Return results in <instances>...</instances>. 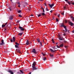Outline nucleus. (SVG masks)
<instances>
[{
    "instance_id": "f257e3e1",
    "label": "nucleus",
    "mask_w": 74,
    "mask_h": 74,
    "mask_svg": "<svg viewBox=\"0 0 74 74\" xmlns=\"http://www.w3.org/2000/svg\"><path fill=\"white\" fill-rule=\"evenodd\" d=\"M19 28L21 31H24L25 30V29L24 28L21 27L20 26H19Z\"/></svg>"
},
{
    "instance_id": "f03ea898",
    "label": "nucleus",
    "mask_w": 74,
    "mask_h": 74,
    "mask_svg": "<svg viewBox=\"0 0 74 74\" xmlns=\"http://www.w3.org/2000/svg\"><path fill=\"white\" fill-rule=\"evenodd\" d=\"M35 66H32V70H36L37 69H38V67L36 68L35 67Z\"/></svg>"
},
{
    "instance_id": "7ed1b4c3",
    "label": "nucleus",
    "mask_w": 74,
    "mask_h": 74,
    "mask_svg": "<svg viewBox=\"0 0 74 74\" xmlns=\"http://www.w3.org/2000/svg\"><path fill=\"white\" fill-rule=\"evenodd\" d=\"M54 5V4H49V7L51 8H52L53 7Z\"/></svg>"
},
{
    "instance_id": "20e7f679",
    "label": "nucleus",
    "mask_w": 74,
    "mask_h": 74,
    "mask_svg": "<svg viewBox=\"0 0 74 74\" xmlns=\"http://www.w3.org/2000/svg\"><path fill=\"white\" fill-rule=\"evenodd\" d=\"M32 52H33L35 54H37L36 52V50L35 49H33V51H32Z\"/></svg>"
},
{
    "instance_id": "39448f33",
    "label": "nucleus",
    "mask_w": 74,
    "mask_h": 74,
    "mask_svg": "<svg viewBox=\"0 0 74 74\" xmlns=\"http://www.w3.org/2000/svg\"><path fill=\"white\" fill-rule=\"evenodd\" d=\"M1 43L0 44V45H4L5 44L3 40L2 39V40H1Z\"/></svg>"
},
{
    "instance_id": "423d86ee",
    "label": "nucleus",
    "mask_w": 74,
    "mask_h": 74,
    "mask_svg": "<svg viewBox=\"0 0 74 74\" xmlns=\"http://www.w3.org/2000/svg\"><path fill=\"white\" fill-rule=\"evenodd\" d=\"M13 18V16H10L9 18L10 20H12Z\"/></svg>"
},
{
    "instance_id": "0eeeda50",
    "label": "nucleus",
    "mask_w": 74,
    "mask_h": 74,
    "mask_svg": "<svg viewBox=\"0 0 74 74\" xmlns=\"http://www.w3.org/2000/svg\"><path fill=\"white\" fill-rule=\"evenodd\" d=\"M16 52H18V53H21L20 49H16Z\"/></svg>"
},
{
    "instance_id": "6e6552de",
    "label": "nucleus",
    "mask_w": 74,
    "mask_h": 74,
    "mask_svg": "<svg viewBox=\"0 0 74 74\" xmlns=\"http://www.w3.org/2000/svg\"><path fill=\"white\" fill-rule=\"evenodd\" d=\"M61 27H63L64 28V27H66V26H65L64 25V24L63 23H61Z\"/></svg>"
},
{
    "instance_id": "1a4fd4ad",
    "label": "nucleus",
    "mask_w": 74,
    "mask_h": 74,
    "mask_svg": "<svg viewBox=\"0 0 74 74\" xmlns=\"http://www.w3.org/2000/svg\"><path fill=\"white\" fill-rule=\"evenodd\" d=\"M69 24L70 25H71V26H73L74 25V24L71 22H69Z\"/></svg>"
},
{
    "instance_id": "9d476101",
    "label": "nucleus",
    "mask_w": 74,
    "mask_h": 74,
    "mask_svg": "<svg viewBox=\"0 0 74 74\" xmlns=\"http://www.w3.org/2000/svg\"><path fill=\"white\" fill-rule=\"evenodd\" d=\"M8 72L10 73L11 74H14L13 72L10 70L8 71Z\"/></svg>"
},
{
    "instance_id": "9b49d317",
    "label": "nucleus",
    "mask_w": 74,
    "mask_h": 74,
    "mask_svg": "<svg viewBox=\"0 0 74 74\" xmlns=\"http://www.w3.org/2000/svg\"><path fill=\"white\" fill-rule=\"evenodd\" d=\"M36 64V62H34V63L32 64V66H35V65Z\"/></svg>"
},
{
    "instance_id": "f8f14e48",
    "label": "nucleus",
    "mask_w": 74,
    "mask_h": 74,
    "mask_svg": "<svg viewBox=\"0 0 74 74\" xmlns=\"http://www.w3.org/2000/svg\"><path fill=\"white\" fill-rule=\"evenodd\" d=\"M64 28H65V33H66V32H67L68 30H67V29H66V26L65 27H64Z\"/></svg>"
},
{
    "instance_id": "ddd939ff",
    "label": "nucleus",
    "mask_w": 74,
    "mask_h": 74,
    "mask_svg": "<svg viewBox=\"0 0 74 74\" xmlns=\"http://www.w3.org/2000/svg\"><path fill=\"white\" fill-rule=\"evenodd\" d=\"M26 44L27 45H29V41L28 40H27Z\"/></svg>"
},
{
    "instance_id": "4468645a",
    "label": "nucleus",
    "mask_w": 74,
    "mask_h": 74,
    "mask_svg": "<svg viewBox=\"0 0 74 74\" xmlns=\"http://www.w3.org/2000/svg\"><path fill=\"white\" fill-rule=\"evenodd\" d=\"M51 41H52L53 43H55V41H54V39L53 38H52Z\"/></svg>"
},
{
    "instance_id": "2eb2a0df",
    "label": "nucleus",
    "mask_w": 74,
    "mask_h": 74,
    "mask_svg": "<svg viewBox=\"0 0 74 74\" xmlns=\"http://www.w3.org/2000/svg\"><path fill=\"white\" fill-rule=\"evenodd\" d=\"M7 24V23H6L5 25H2V27L3 28V27H4Z\"/></svg>"
},
{
    "instance_id": "dca6fc26",
    "label": "nucleus",
    "mask_w": 74,
    "mask_h": 74,
    "mask_svg": "<svg viewBox=\"0 0 74 74\" xmlns=\"http://www.w3.org/2000/svg\"><path fill=\"white\" fill-rule=\"evenodd\" d=\"M59 39L61 41L63 40V39L62 38H61V37L59 38Z\"/></svg>"
},
{
    "instance_id": "f3484780",
    "label": "nucleus",
    "mask_w": 74,
    "mask_h": 74,
    "mask_svg": "<svg viewBox=\"0 0 74 74\" xmlns=\"http://www.w3.org/2000/svg\"><path fill=\"white\" fill-rule=\"evenodd\" d=\"M13 42H15V38L14 37H13Z\"/></svg>"
},
{
    "instance_id": "a211bd4d",
    "label": "nucleus",
    "mask_w": 74,
    "mask_h": 74,
    "mask_svg": "<svg viewBox=\"0 0 74 74\" xmlns=\"http://www.w3.org/2000/svg\"><path fill=\"white\" fill-rule=\"evenodd\" d=\"M19 71H20V73H21L24 74V72L23 71H22L21 70H20Z\"/></svg>"
},
{
    "instance_id": "6ab92c4d",
    "label": "nucleus",
    "mask_w": 74,
    "mask_h": 74,
    "mask_svg": "<svg viewBox=\"0 0 74 74\" xmlns=\"http://www.w3.org/2000/svg\"><path fill=\"white\" fill-rule=\"evenodd\" d=\"M15 47H16V48L18 49L19 47H18V45H15Z\"/></svg>"
},
{
    "instance_id": "aec40b11",
    "label": "nucleus",
    "mask_w": 74,
    "mask_h": 74,
    "mask_svg": "<svg viewBox=\"0 0 74 74\" xmlns=\"http://www.w3.org/2000/svg\"><path fill=\"white\" fill-rule=\"evenodd\" d=\"M60 47H63V43L60 45Z\"/></svg>"
},
{
    "instance_id": "412c9836",
    "label": "nucleus",
    "mask_w": 74,
    "mask_h": 74,
    "mask_svg": "<svg viewBox=\"0 0 74 74\" xmlns=\"http://www.w3.org/2000/svg\"><path fill=\"white\" fill-rule=\"evenodd\" d=\"M15 44H16V45H17L18 46H19V43H18L17 42H15Z\"/></svg>"
},
{
    "instance_id": "4be33fe9",
    "label": "nucleus",
    "mask_w": 74,
    "mask_h": 74,
    "mask_svg": "<svg viewBox=\"0 0 74 74\" xmlns=\"http://www.w3.org/2000/svg\"><path fill=\"white\" fill-rule=\"evenodd\" d=\"M23 33H18V35L19 36H21L23 34Z\"/></svg>"
},
{
    "instance_id": "5701e85b",
    "label": "nucleus",
    "mask_w": 74,
    "mask_h": 74,
    "mask_svg": "<svg viewBox=\"0 0 74 74\" xmlns=\"http://www.w3.org/2000/svg\"><path fill=\"white\" fill-rule=\"evenodd\" d=\"M67 3H68L70 5L71 4V1H68V2Z\"/></svg>"
},
{
    "instance_id": "b1692460",
    "label": "nucleus",
    "mask_w": 74,
    "mask_h": 74,
    "mask_svg": "<svg viewBox=\"0 0 74 74\" xmlns=\"http://www.w3.org/2000/svg\"><path fill=\"white\" fill-rule=\"evenodd\" d=\"M66 5H65L64 6V8L65 10H66Z\"/></svg>"
},
{
    "instance_id": "393cba45",
    "label": "nucleus",
    "mask_w": 74,
    "mask_h": 74,
    "mask_svg": "<svg viewBox=\"0 0 74 74\" xmlns=\"http://www.w3.org/2000/svg\"><path fill=\"white\" fill-rule=\"evenodd\" d=\"M63 35L64 36H66V33H65V32H64V34Z\"/></svg>"
},
{
    "instance_id": "a878e982",
    "label": "nucleus",
    "mask_w": 74,
    "mask_h": 74,
    "mask_svg": "<svg viewBox=\"0 0 74 74\" xmlns=\"http://www.w3.org/2000/svg\"><path fill=\"white\" fill-rule=\"evenodd\" d=\"M50 57H53L54 56L53 55V54L51 55V54H50Z\"/></svg>"
},
{
    "instance_id": "bb28decb",
    "label": "nucleus",
    "mask_w": 74,
    "mask_h": 74,
    "mask_svg": "<svg viewBox=\"0 0 74 74\" xmlns=\"http://www.w3.org/2000/svg\"><path fill=\"white\" fill-rule=\"evenodd\" d=\"M71 4H73V5H74V1L72 2V1H71Z\"/></svg>"
},
{
    "instance_id": "cd10ccee",
    "label": "nucleus",
    "mask_w": 74,
    "mask_h": 74,
    "mask_svg": "<svg viewBox=\"0 0 74 74\" xmlns=\"http://www.w3.org/2000/svg\"><path fill=\"white\" fill-rule=\"evenodd\" d=\"M49 50L51 51V52H53V50L52 49H49Z\"/></svg>"
},
{
    "instance_id": "c85d7f7f",
    "label": "nucleus",
    "mask_w": 74,
    "mask_h": 74,
    "mask_svg": "<svg viewBox=\"0 0 74 74\" xmlns=\"http://www.w3.org/2000/svg\"><path fill=\"white\" fill-rule=\"evenodd\" d=\"M20 21V20L17 21H16V23H18Z\"/></svg>"
},
{
    "instance_id": "c756f323",
    "label": "nucleus",
    "mask_w": 74,
    "mask_h": 74,
    "mask_svg": "<svg viewBox=\"0 0 74 74\" xmlns=\"http://www.w3.org/2000/svg\"><path fill=\"white\" fill-rule=\"evenodd\" d=\"M21 12V10H19L18 11V13H20Z\"/></svg>"
},
{
    "instance_id": "7c9ffc66",
    "label": "nucleus",
    "mask_w": 74,
    "mask_h": 74,
    "mask_svg": "<svg viewBox=\"0 0 74 74\" xmlns=\"http://www.w3.org/2000/svg\"><path fill=\"white\" fill-rule=\"evenodd\" d=\"M37 40L39 42H40V41L39 38L37 39Z\"/></svg>"
},
{
    "instance_id": "2f4dec72",
    "label": "nucleus",
    "mask_w": 74,
    "mask_h": 74,
    "mask_svg": "<svg viewBox=\"0 0 74 74\" xmlns=\"http://www.w3.org/2000/svg\"><path fill=\"white\" fill-rule=\"evenodd\" d=\"M42 15L43 16H44V15H46V14H45L44 13H43L42 14Z\"/></svg>"
},
{
    "instance_id": "473e14b6",
    "label": "nucleus",
    "mask_w": 74,
    "mask_h": 74,
    "mask_svg": "<svg viewBox=\"0 0 74 74\" xmlns=\"http://www.w3.org/2000/svg\"><path fill=\"white\" fill-rule=\"evenodd\" d=\"M56 47H58V48H60V46H58V45H57L56 46Z\"/></svg>"
},
{
    "instance_id": "72a5a7b5",
    "label": "nucleus",
    "mask_w": 74,
    "mask_h": 74,
    "mask_svg": "<svg viewBox=\"0 0 74 74\" xmlns=\"http://www.w3.org/2000/svg\"><path fill=\"white\" fill-rule=\"evenodd\" d=\"M46 10L47 11H49V10L48 8L47 7H46Z\"/></svg>"
},
{
    "instance_id": "f704fd0d",
    "label": "nucleus",
    "mask_w": 74,
    "mask_h": 74,
    "mask_svg": "<svg viewBox=\"0 0 74 74\" xmlns=\"http://www.w3.org/2000/svg\"><path fill=\"white\" fill-rule=\"evenodd\" d=\"M18 16L19 17H20L21 18L22 17V16L21 15V14H19Z\"/></svg>"
},
{
    "instance_id": "c9c22d12",
    "label": "nucleus",
    "mask_w": 74,
    "mask_h": 74,
    "mask_svg": "<svg viewBox=\"0 0 74 74\" xmlns=\"http://www.w3.org/2000/svg\"><path fill=\"white\" fill-rule=\"evenodd\" d=\"M9 10L10 11H12V10L11 9V7H10L9 8Z\"/></svg>"
},
{
    "instance_id": "e433bc0d",
    "label": "nucleus",
    "mask_w": 74,
    "mask_h": 74,
    "mask_svg": "<svg viewBox=\"0 0 74 74\" xmlns=\"http://www.w3.org/2000/svg\"><path fill=\"white\" fill-rule=\"evenodd\" d=\"M40 45L41 47H42V42H40Z\"/></svg>"
},
{
    "instance_id": "4c0bfd02",
    "label": "nucleus",
    "mask_w": 74,
    "mask_h": 74,
    "mask_svg": "<svg viewBox=\"0 0 74 74\" xmlns=\"http://www.w3.org/2000/svg\"><path fill=\"white\" fill-rule=\"evenodd\" d=\"M17 74H21V73H20L19 72H17Z\"/></svg>"
},
{
    "instance_id": "58836bf2",
    "label": "nucleus",
    "mask_w": 74,
    "mask_h": 74,
    "mask_svg": "<svg viewBox=\"0 0 74 74\" xmlns=\"http://www.w3.org/2000/svg\"><path fill=\"white\" fill-rule=\"evenodd\" d=\"M46 59V57H45L43 60L44 61H45Z\"/></svg>"
},
{
    "instance_id": "ea45409f",
    "label": "nucleus",
    "mask_w": 74,
    "mask_h": 74,
    "mask_svg": "<svg viewBox=\"0 0 74 74\" xmlns=\"http://www.w3.org/2000/svg\"><path fill=\"white\" fill-rule=\"evenodd\" d=\"M56 22H59V21H58V19H57V18H56Z\"/></svg>"
},
{
    "instance_id": "a19ab883",
    "label": "nucleus",
    "mask_w": 74,
    "mask_h": 74,
    "mask_svg": "<svg viewBox=\"0 0 74 74\" xmlns=\"http://www.w3.org/2000/svg\"><path fill=\"white\" fill-rule=\"evenodd\" d=\"M52 48H53V50L55 49V47H52Z\"/></svg>"
},
{
    "instance_id": "79ce46f5",
    "label": "nucleus",
    "mask_w": 74,
    "mask_h": 74,
    "mask_svg": "<svg viewBox=\"0 0 74 74\" xmlns=\"http://www.w3.org/2000/svg\"><path fill=\"white\" fill-rule=\"evenodd\" d=\"M71 17L72 19H73L74 18L72 16H71Z\"/></svg>"
},
{
    "instance_id": "37998d69",
    "label": "nucleus",
    "mask_w": 74,
    "mask_h": 74,
    "mask_svg": "<svg viewBox=\"0 0 74 74\" xmlns=\"http://www.w3.org/2000/svg\"><path fill=\"white\" fill-rule=\"evenodd\" d=\"M61 14L62 15H64V12H62V13H61Z\"/></svg>"
},
{
    "instance_id": "c03bdc74",
    "label": "nucleus",
    "mask_w": 74,
    "mask_h": 74,
    "mask_svg": "<svg viewBox=\"0 0 74 74\" xmlns=\"http://www.w3.org/2000/svg\"><path fill=\"white\" fill-rule=\"evenodd\" d=\"M17 4L18 5H20V2H17Z\"/></svg>"
},
{
    "instance_id": "a18cd8bd",
    "label": "nucleus",
    "mask_w": 74,
    "mask_h": 74,
    "mask_svg": "<svg viewBox=\"0 0 74 74\" xmlns=\"http://www.w3.org/2000/svg\"><path fill=\"white\" fill-rule=\"evenodd\" d=\"M65 1L67 3V2L69 1H68V0H65Z\"/></svg>"
},
{
    "instance_id": "49530a36",
    "label": "nucleus",
    "mask_w": 74,
    "mask_h": 74,
    "mask_svg": "<svg viewBox=\"0 0 74 74\" xmlns=\"http://www.w3.org/2000/svg\"><path fill=\"white\" fill-rule=\"evenodd\" d=\"M38 17H39V16H41V14H39L38 15Z\"/></svg>"
},
{
    "instance_id": "de8ad7c7",
    "label": "nucleus",
    "mask_w": 74,
    "mask_h": 74,
    "mask_svg": "<svg viewBox=\"0 0 74 74\" xmlns=\"http://www.w3.org/2000/svg\"><path fill=\"white\" fill-rule=\"evenodd\" d=\"M60 14H59L58 15V17H60Z\"/></svg>"
},
{
    "instance_id": "09e8293b",
    "label": "nucleus",
    "mask_w": 74,
    "mask_h": 74,
    "mask_svg": "<svg viewBox=\"0 0 74 74\" xmlns=\"http://www.w3.org/2000/svg\"><path fill=\"white\" fill-rule=\"evenodd\" d=\"M13 42V40H12V39H11V42Z\"/></svg>"
},
{
    "instance_id": "8fccbe9b",
    "label": "nucleus",
    "mask_w": 74,
    "mask_h": 74,
    "mask_svg": "<svg viewBox=\"0 0 74 74\" xmlns=\"http://www.w3.org/2000/svg\"><path fill=\"white\" fill-rule=\"evenodd\" d=\"M43 12L44 13L45 12V10H44V8H43Z\"/></svg>"
},
{
    "instance_id": "3c124183",
    "label": "nucleus",
    "mask_w": 74,
    "mask_h": 74,
    "mask_svg": "<svg viewBox=\"0 0 74 74\" xmlns=\"http://www.w3.org/2000/svg\"><path fill=\"white\" fill-rule=\"evenodd\" d=\"M20 5H18V7L20 8Z\"/></svg>"
},
{
    "instance_id": "603ef678",
    "label": "nucleus",
    "mask_w": 74,
    "mask_h": 74,
    "mask_svg": "<svg viewBox=\"0 0 74 74\" xmlns=\"http://www.w3.org/2000/svg\"><path fill=\"white\" fill-rule=\"evenodd\" d=\"M42 55H43V56H45L46 55L45 54H44V53H43Z\"/></svg>"
},
{
    "instance_id": "864d4df0",
    "label": "nucleus",
    "mask_w": 74,
    "mask_h": 74,
    "mask_svg": "<svg viewBox=\"0 0 74 74\" xmlns=\"http://www.w3.org/2000/svg\"><path fill=\"white\" fill-rule=\"evenodd\" d=\"M41 9H44V8H43V6H42V7H41Z\"/></svg>"
},
{
    "instance_id": "5fc2aeb1",
    "label": "nucleus",
    "mask_w": 74,
    "mask_h": 74,
    "mask_svg": "<svg viewBox=\"0 0 74 74\" xmlns=\"http://www.w3.org/2000/svg\"><path fill=\"white\" fill-rule=\"evenodd\" d=\"M7 30L6 28L5 27V30Z\"/></svg>"
},
{
    "instance_id": "6e6d98bb",
    "label": "nucleus",
    "mask_w": 74,
    "mask_h": 74,
    "mask_svg": "<svg viewBox=\"0 0 74 74\" xmlns=\"http://www.w3.org/2000/svg\"><path fill=\"white\" fill-rule=\"evenodd\" d=\"M32 73L31 72H30L28 74H31Z\"/></svg>"
},
{
    "instance_id": "4d7b16f0",
    "label": "nucleus",
    "mask_w": 74,
    "mask_h": 74,
    "mask_svg": "<svg viewBox=\"0 0 74 74\" xmlns=\"http://www.w3.org/2000/svg\"><path fill=\"white\" fill-rule=\"evenodd\" d=\"M67 23V21L66 20L65 21V23Z\"/></svg>"
},
{
    "instance_id": "13d9d810",
    "label": "nucleus",
    "mask_w": 74,
    "mask_h": 74,
    "mask_svg": "<svg viewBox=\"0 0 74 74\" xmlns=\"http://www.w3.org/2000/svg\"><path fill=\"white\" fill-rule=\"evenodd\" d=\"M50 13H52V10H51L50 11Z\"/></svg>"
},
{
    "instance_id": "bf43d9fd",
    "label": "nucleus",
    "mask_w": 74,
    "mask_h": 74,
    "mask_svg": "<svg viewBox=\"0 0 74 74\" xmlns=\"http://www.w3.org/2000/svg\"><path fill=\"white\" fill-rule=\"evenodd\" d=\"M39 1H43V0H38Z\"/></svg>"
},
{
    "instance_id": "052dcab7",
    "label": "nucleus",
    "mask_w": 74,
    "mask_h": 74,
    "mask_svg": "<svg viewBox=\"0 0 74 74\" xmlns=\"http://www.w3.org/2000/svg\"><path fill=\"white\" fill-rule=\"evenodd\" d=\"M52 52H55V51L53 50Z\"/></svg>"
},
{
    "instance_id": "680f3d73",
    "label": "nucleus",
    "mask_w": 74,
    "mask_h": 74,
    "mask_svg": "<svg viewBox=\"0 0 74 74\" xmlns=\"http://www.w3.org/2000/svg\"><path fill=\"white\" fill-rule=\"evenodd\" d=\"M73 20H72V21H74V17L73 18Z\"/></svg>"
},
{
    "instance_id": "e2e57ef3",
    "label": "nucleus",
    "mask_w": 74,
    "mask_h": 74,
    "mask_svg": "<svg viewBox=\"0 0 74 74\" xmlns=\"http://www.w3.org/2000/svg\"><path fill=\"white\" fill-rule=\"evenodd\" d=\"M64 47L66 48H67L68 47V46H65Z\"/></svg>"
},
{
    "instance_id": "0e129e2a",
    "label": "nucleus",
    "mask_w": 74,
    "mask_h": 74,
    "mask_svg": "<svg viewBox=\"0 0 74 74\" xmlns=\"http://www.w3.org/2000/svg\"><path fill=\"white\" fill-rule=\"evenodd\" d=\"M45 5L46 6H47V5H46V3L45 4Z\"/></svg>"
},
{
    "instance_id": "69168bd1",
    "label": "nucleus",
    "mask_w": 74,
    "mask_h": 74,
    "mask_svg": "<svg viewBox=\"0 0 74 74\" xmlns=\"http://www.w3.org/2000/svg\"><path fill=\"white\" fill-rule=\"evenodd\" d=\"M53 19H55V18L54 17H53Z\"/></svg>"
},
{
    "instance_id": "338daca9",
    "label": "nucleus",
    "mask_w": 74,
    "mask_h": 74,
    "mask_svg": "<svg viewBox=\"0 0 74 74\" xmlns=\"http://www.w3.org/2000/svg\"><path fill=\"white\" fill-rule=\"evenodd\" d=\"M31 16H33V14H31V15H30Z\"/></svg>"
},
{
    "instance_id": "774afa93",
    "label": "nucleus",
    "mask_w": 74,
    "mask_h": 74,
    "mask_svg": "<svg viewBox=\"0 0 74 74\" xmlns=\"http://www.w3.org/2000/svg\"><path fill=\"white\" fill-rule=\"evenodd\" d=\"M72 33H74V31L73 30L72 32Z\"/></svg>"
}]
</instances>
